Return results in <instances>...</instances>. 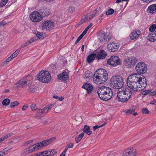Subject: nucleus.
I'll use <instances>...</instances> for the list:
<instances>
[{
    "label": "nucleus",
    "mask_w": 156,
    "mask_h": 156,
    "mask_svg": "<svg viewBox=\"0 0 156 156\" xmlns=\"http://www.w3.org/2000/svg\"><path fill=\"white\" fill-rule=\"evenodd\" d=\"M127 85L134 92L140 91L147 86L145 78L138 73L132 74L128 77L127 80Z\"/></svg>",
    "instance_id": "1"
},
{
    "label": "nucleus",
    "mask_w": 156,
    "mask_h": 156,
    "mask_svg": "<svg viewBox=\"0 0 156 156\" xmlns=\"http://www.w3.org/2000/svg\"><path fill=\"white\" fill-rule=\"evenodd\" d=\"M108 79L107 72L103 69H100L96 70L93 77L94 82L97 84L104 83Z\"/></svg>",
    "instance_id": "2"
},
{
    "label": "nucleus",
    "mask_w": 156,
    "mask_h": 156,
    "mask_svg": "<svg viewBox=\"0 0 156 156\" xmlns=\"http://www.w3.org/2000/svg\"><path fill=\"white\" fill-rule=\"evenodd\" d=\"M97 92L99 97L104 101L110 99L113 95V91L111 88L105 86L99 87Z\"/></svg>",
    "instance_id": "3"
},
{
    "label": "nucleus",
    "mask_w": 156,
    "mask_h": 156,
    "mask_svg": "<svg viewBox=\"0 0 156 156\" xmlns=\"http://www.w3.org/2000/svg\"><path fill=\"white\" fill-rule=\"evenodd\" d=\"M32 76L30 75L25 76L14 84V87L18 88L19 87H23L27 86H29L32 83Z\"/></svg>",
    "instance_id": "4"
},
{
    "label": "nucleus",
    "mask_w": 156,
    "mask_h": 156,
    "mask_svg": "<svg viewBox=\"0 0 156 156\" xmlns=\"http://www.w3.org/2000/svg\"><path fill=\"white\" fill-rule=\"evenodd\" d=\"M122 77L120 76H113L110 80L111 86L115 89H120L124 84Z\"/></svg>",
    "instance_id": "5"
},
{
    "label": "nucleus",
    "mask_w": 156,
    "mask_h": 156,
    "mask_svg": "<svg viewBox=\"0 0 156 156\" xmlns=\"http://www.w3.org/2000/svg\"><path fill=\"white\" fill-rule=\"evenodd\" d=\"M37 80L43 83H48L51 79V76L47 71L43 70L37 75Z\"/></svg>",
    "instance_id": "6"
},
{
    "label": "nucleus",
    "mask_w": 156,
    "mask_h": 156,
    "mask_svg": "<svg viewBox=\"0 0 156 156\" xmlns=\"http://www.w3.org/2000/svg\"><path fill=\"white\" fill-rule=\"evenodd\" d=\"M112 35L108 33H105L104 31L101 30L98 33V39L101 42L109 41L112 38Z\"/></svg>",
    "instance_id": "7"
},
{
    "label": "nucleus",
    "mask_w": 156,
    "mask_h": 156,
    "mask_svg": "<svg viewBox=\"0 0 156 156\" xmlns=\"http://www.w3.org/2000/svg\"><path fill=\"white\" fill-rule=\"evenodd\" d=\"M135 70L139 74H144L145 73L147 70V66L144 62H139L136 65Z\"/></svg>",
    "instance_id": "8"
},
{
    "label": "nucleus",
    "mask_w": 156,
    "mask_h": 156,
    "mask_svg": "<svg viewBox=\"0 0 156 156\" xmlns=\"http://www.w3.org/2000/svg\"><path fill=\"white\" fill-rule=\"evenodd\" d=\"M107 63L112 66H116L120 64V60L117 56H112L107 61Z\"/></svg>",
    "instance_id": "9"
},
{
    "label": "nucleus",
    "mask_w": 156,
    "mask_h": 156,
    "mask_svg": "<svg viewBox=\"0 0 156 156\" xmlns=\"http://www.w3.org/2000/svg\"><path fill=\"white\" fill-rule=\"evenodd\" d=\"M137 62V59L134 57L127 58L124 60L125 66L129 68L134 67Z\"/></svg>",
    "instance_id": "10"
},
{
    "label": "nucleus",
    "mask_w": 156,
    "mask_h": 156,
    "mask_svg": "<svg viewBox=\"0 0 156 156\" xmlns=\"http://www.w3.org/2000/svg\"><path fill=\"white\" fill-rule=\"evenodd\" d=\"M55 25V24L51 20H47L42 23L41 28L43 30L46 29L47 30L50 31L54 28Z\"/></svg>",
    "instance_id": "11"
},
{
    "label": "nucleus",
    "mask_w": 156,
    "mask_h": 156,
    "mask_svg": "<svg viewBox=\"0 0 156 156\" xmlns=\"http://www.w3.org/2000/svg\"><path fill=\"white\" fill-rule=\"evenodd\" d=\"M30 18L32 21L35 22H39L42 19L40 13L37 11L33 12L30 15Z\"/></svg>",
    "instance_id": "12"
},
{
    "label": "nucleus",
    "mask_w": 156,
    "mask_h": 156,
    "mask_svg": "<svg viewBox=\"0 0 156 156\" xmlns=\"http://www.w3.org/2000/svg\"><path fill=\"white\" fill-rule=\"evenodd\" d=\"M119 47V46L118 44L114 42H110L107 45L108 50L112 52L116 51Z\"/></svg>",
    "instance_id": "13"
},
{
    "label": "nucleus",
    "mask_w": 156,
    "mask_h": 156,
    "mask_svg": "<svg viewBox=\"0 0 156 156\" xmlns=\"http://www.w3.org/2000/svg\"><path fill=\"white\" fill-rule=\"evenodd\" d=\"M136 150L134 148L126 149L123 154L124 156H135Z\"/></svg>",
    "instance_id": "14"
},
{
    "label": "nucleus",
    "mask_w": 156,
    "mask_h": 156,
    "mask_svg": "<svg viewBox=\"0 0 156 156\" xmlns=\"http://www.w3.org/2000/svg\"><path fill=\"white\" fill-rule=\"evenodd\" d=\"M121 90H119L117 92V98L119 101L123 103H125V99L124 97L125 92V89L122 90V88Z\"/></svg>",
    "instance_id": "15"
},
{
    "label": "nucleus",
    "mask_w": 156,
    "mask_h": 156,
    "mask_svg": "<svg viewBox=\"0 0 156 156\" xmlns=\"http://www.w3.org/2000/svg\"><path fill=\"white\" fill-rule=\"evenodd\" d=\"M37 144H36L32 146H31L28 148L26 149L24 152L26 154H28L37 150L39 149Z\"/></svg>",
    "instance_id": "16"
},
{
    "label": "nucleus",
    "mask_w": 156,
    "mask_h": 156,
    "mask_svg": "<svg viewBox=\"0 0 156 156\" xmlns=\"http://www.w3.org/2000/svg\"><path fill=\"white\" fill-rule=\"evenodd\" d=\"M41 15L44 17L47 16L50 14L49 10L47 8L42 7L40 8L38 10Z\"/></svg>",
    "instance_id": "17"
},
{
    "label": "nucleus",
    "mask_w": 156,
    "mask_h": 156,
    "mask_svg": "<svg viewBox=\"0 0 156 156\" xmlns=\"http://www.w3.org/2000/svg\"><path fill=\"white\" fill-rule=\"evenodd\" d=\"M52 138L43 140L41 142L37 143L38 146L39 148L45 147L51 144L52 141Z\"/></svg>",
    "instance_id": "18"
},
{
    "label": "nucleus",
    "mask_w": 156,
    "mask_h": 156,
    "mask_svg": "<svg viewBox=\"0 0 156 156\" xmlns=\"http://www.w3.org/2000/svg\"><path fill=\"white\" fill-rule=\"evenodd\" d=\"M69 78L68 73L66 72H63L62 73L59 74L58 79L60 80L67 81Z\"/></svg>",
    "instance_id": "19"
},
{
    "label": "nucleus",
    "mask_w": 156,
    "mask_h": 156,
    "mask_svg": "<svg viewBox=\"0 0 156 156\" xmlns=\"http://www.w3.org/2000/svg\"><path fill=\"white\" fill-rule=\"evenodd\" d=\"M82 87L85 89L87 91V93L90 94L92 91L93 88L90 83H86L83 84Z\"/></svg>",
    "instance_id": "20"
},
{
    "label": "nucleus",
    "mask_w": 156,
    "mask_h": 156,
    "mask_svg": "<svg viewBox=\"0 0 156 156\" xmlns=\"http://www.w3.org/2000/svg\"><path fill=\"white\" fill-rule=\"evenodd\" d=\"M132 95V91L129 89H125V94L124 95V99L125 102L128 101Z\"/></svg>",
    "instance_id": "21"
},
{
    "label": "nucleus",
    "mask_w": 156,
    "mask_h": 156,
    "mask_svg": "<svg viewBox=\"0 0 156 156\" xmlns=\"http://www.w3.org/2000/svg\"><path fill=\"white\" fill-rule=\"evenodd\" d=\"M147 12L152 14L156 13V4H152L149 6L147 9Z\"/></svg>",
    "instance_id": "22"
},
{
    "label": "nucleus",
    "mask_w": 156,
    "mask_h": 156,
    "mask_svg": "<svg viewBox=\"0 0 156 156\" xmlns=\"http://www.w3.org/2000/svg\"><path fill=\"white\" fill-rule=\"evenodd\" d=\"M106 52L104 50H101L96 56V58L98 60L104 58L107 56Z\"/></svg>",
    "instance_id": "23"
},
{
    "label": "nucleus",
    "mask_w": 156,
    "mask_h": 156,
    "mask_svg": "<svg viewBox=\"0 0 156 156\" xmlns=\"http://www.w3.org/2000/svg\"><path fill=\"white\" fill-rule=\"evenodd\" d=\"M97 55L95 53L90 54L87 56V62L88 63H90L92 62L95 58H96Z\"/></svg>",
    "instance_id": "24"
},
{
    "label": "nucleus",
    "mask_w": 156,
    "mask_h": 156,
    "mask_svg": "<svg viewBox=\"0 0 156 156\" xmlns=\"http://www.w3.org/2000/svg\"><path fill=\"white\" fill-rule=\"evenodd\" d=\"M140 34L139 30L138 31L133 30L130 35V37L131 40H134L138 37Z\"/></svg>",
    "instance_id": "25"
},
{
    "label": "nucleus",
    "mask_w": 156,
    "mask_h": 156,
    "mask_svg": "<svg viewBox=\"0 0 156 156\" xmlns=\"http://www.w3.org/2000/svg\"><path fill=\"white\" fill-rule=\"evenodd\" d=\"M83 132L87 134L88 135H90L92 133V131L90 130L89 126L85 125L83 129Z\"/></svg>",
    "instance_id": "26"
},
{
    "label": "nucleus",
    "mask_w": 156,
    "mask_h": 156,
    "mask_svg": "<svg viewBox=\"0 0 156 156\" xmlns=\"http://www.w3.org/2000/svg\"><path fill=\"white\" fill-rule=\"evenodd\" d=\"M84 136V133H82L80 134H79L75 139L76 142L78 143L82 139Z\"/></svg>",
    "instance_id": "27"
},
{
    "label": "nucleus",
    "mask_w": 156,
    "mask_h": 156,
    "mask_svg": "<svg viewBox=\"0 0 156 156\" xmlns=\"http://www.w3.org/2000/svg\"><path fill=\"white\" fill-rule=\"evenodd\" d=\"M89 15L90 16L89 17V20L92 19L95 16L97 15V11L95 10L90 12L89 14Z\"/></svg>",
    "instance_id": "28"
},
{
    "label": "nucleus",
    "mask_w": 156,
    "mask_h": 156,
    "mask_svg": "<svg viewBox=\"0 0 156 156\" xmlns=\"http://www.w3.org/2000/svg\"><path fill=\"white\" fill-rule=\"evenodd\" d=\"M47 151H48L47 156H53L56 153V151L54 149L48 150Z\"/></svg>",
    "instance_id": "29"
},
{
    "label": "nucleus",
    "mask_w": 156,
    "mask_h": 156,
    "mask_svg": "<svg viewBox=\"0 0 156 156\" xmlns=\"http://www.w3.org/2000/svg\"><path fill=\"white\" fill-rule=\"evenodd\" d=\"M151 36L149 39L150 41L152 42H154L156 41V33H152L151 34Z\"/></svg>",
    "instance_id": "30"
},
{
    "label": "nucleus",
    "mask_w": 156,
    "mask_h": 156,
    "mask_svg": "<svg viewBox=\"0 0 156 156\" xmlns=\"http://www.w3.org/2000/svg\"><path fill=\"white\" fill-rule=\"evenodd\" d=\"M27 90L29 92L34 93L36 91L35 86L32 85L29 87Z\"/></svg>",
    "instance_id": "31"
},
{
    "label": "nucleus",
    "mask_w": 156,
    "mask_h": 156,
    "mask_svg": "<svg viewBox=\"0 0 156 156\" xmlns=\"http://www.w3.org/2000/svg\"><path fill=\"white\" fill-rule=\"evenodd\" d=\"M20 48L17 49L15 52H14L11 55L12 58H14L16 57L18 53L20 52Z\"/></svg>",
    "instance_id": "32"
},
{
    "label": "nucleus",
    "mask_w": 156,
    "mask_h": 156,
    "mask_svg": "<svg viewBox=\"0 0 156 156\" xmlns=\"http://www.w3.org/2000/svg\"><path fill=\"white\" fill-rule=\"evenodd\" d=\"M10 103V100L9 99L7 98L4 99L2 102V104L3 105L7 106Z\"/></svg>",
    "instance_id": "33"
},
{
    "label": "nucleus",
    "mask_w": 156,
    "mask_h": 156,
    "mask_svg": "<svg viewBox=\"0 0 156 156\" xmlns=\"http://www.w3.org/2000/svg\"><path fill=\"white\" fill-rule=\"evenodd\" d=\"M13 59V58H12V57L10 56L8 58H7L5 61L4 62L2 63V65H3V66H4L6 64H8V62H9L10 61Z\"/></svg>",
    "instance_id": "34"
},
{
    "label": "nucleus",
    "mask_w": 156,
    "mask_h": 156,
    "mask_svg": "<svg viewBox=\"0 0 156 156\" xmlns=\"http://www.w3.org/2000/svg\"><path fill=\"white\" fill-rule=\"evenodd\" d=\"M114 11L113 9L110 8L106 12V14L107 15H112L114 13Z\"/></svg>",
    "instance_id": "35"
},
{
    "label": "nucleus",
    "mask_w": 156,
    "mask_h": 156,
    "mask_svg": "<svg viewBox=\"0 0 156 156\" xmlns=\"http://www.w3.org/2000/svg\"><path fill=\"white\" fill-rule=\"evenodd\" d=\"M107 123V122H105L103 124L101 125V126L96 125L95 126H93V128L94 129V131H95L96 129H98V128L104 126Z\"/></svg>",
    "instance_id": "36"
},
{
    "label": "nucleus",
    "mask_w": 156,
    "mask_h": 156,
    "mask_svg": "<svg viewBox=\"0 0 156 156\" xmlns=\"http://www.w3.org/2000/svg\"><path fill=\"white\" fill-rule=\"evenodd\" d=\"M37 38H40L42 37L43 34L42 33H40L37 31H36L34 33Z\"/></svg>",
    "instance_id": "37"
},
{
    "label": "nucleus",
    "mask_w": 156,
    "mask_h": 156,
    "mask_svg": "<svg viewBox=\"0 0 156 156\" xmlns=\"http://www.w3.org/2000/svg\"><path fill=\"white\" fill-rule=\"evenodd\" d=\"M8 0H1L0 3V6L3 7L7 3Z\"/></svg>",
    "instance_id": "38"
},
{
    "label": "nucleus",
    "mask_w": 156,
    "mask_h": 156,
    "mask_svg": "<svg viewBox=\"0 0 156 156\" xmlns=\"http://www.w3.org/2000/svg\"><path fill=\"white\" fill-rule=\"evenodd\" d=\"M156 29V25L153 24L149 28V30L151 32H153Z\"/></svg>",
    "instance_id": "39"
},
{
    "label": "nucleus",
    "mask_w": 156,
    "mask_h": 156,
    "mask_svg": "<svg viewBox=\"0 0 156 156\" xmlns=\"http://www.w3.org/2000/svg\"><path fill=\"white\" fill-rule=\"evenodd\" d=\"M39 153H40V156H47L48 155V151L47 150Z\"/></svg>",
    "instance_id": "40"
},
{
    "label": "nucleus",
    "mask_w": 156,
    "mask_h": 156,
    "mask_svg": "<svg viewBox=\"0 0 156 156\" xmlns=\"http://www.w3.org/2000/svg\"><path fill=\"white\" fill-rule=\"evenodd\" d=\"M19 104V103L17 101H14L11 103L10 104V107L11 108H13L14 107L18 105Z\"/></svg>",
    "instance_id": "41"
},
{
    "label": "nucleus",
    "mask_w": 156,
    "mask_h": 156,
    "mask_svg": "<svg viewBox=\"0 0 156 156\" xmlns=\"http://www.w3.org/2000/svg\"><path fill=\"white\" fill-rule=\"evenodd\" d=\"M93 25V24L91 23H90L88 27L85 28L84 31L83 32L84 34H85L87 33V32L88 31L89 29Z\"/></svg>",
    "instance_id": "42"
},
{
    "label": "nucleus",
    "mask_w": 156,
    "mask_h": 156,
    "mask_svg": "<svg viewBox=\"0 0 156 156\" xmlns=\"http://www.w3.org/2000/svg\"><path fill=\"white\" fill-rule=\"evenodd\" d=\"M142 112L143 114H147L149 113V111L147 108H144L142 109Z\"/></svg>",
    "instance_id": "43"
},
{
    "label": "nucleus",
    "mask_w": 156,
    "mask_h": 156,
    "mask_svg": "<svg viewBox=\"0 0 156 156\" xmlns=\"http://www.w3.org/2000/svg\"><path fill=\"white\" fill-rule=\"evenodd\" d=\"M151 92H150V90H145L144 91H143V92L142 93V94L143 95H147V94H149V95L150 96V94Z\"/></svg>",
    "instance_id": "44"
},
{
    "label": "nucleus",
    "mask_w": 156,
    "mask_h": 156,
    "mask_svg": "<svg viewBox=\"0 0 156 156\" xmlns=\"http://www.w3.org/2000/svg\"><path fill=\"white\" fill-rule=\"evenodd\" d=\"M70 13H72L74 12L75 9L73 7H70L68 9Z\"/></svg>",
    "instance_id": "45"
},
{
    "label": "nucleus",
    "mask_w": 156,
    "mask_h": 156,
    "mask_svg": "<svg viewBox=\"0 0 156 156\" xmlns=\"http://www.w3.org/2000/svg\"><path fill=\"white\" fill-rule=\"evenodd\" d=\"M73 144L72 143L69 142V143L66 146L67 148H71L73 147Z\"/></svg>",
    "instance_id": "46"
},
{
    "label": "nucleus",
    "mask_w": 156,
    "mask_h": 156,
    "mask_svg": "<svg viewBox=\"0 0 156 156\" xmlns=\"http://www.w3.org/2000/svg\"><path fill=\"white\" fill-rule=\"evenodd\" d=\"M134 112V111L133 110H131L130 109H128L127 110L126 112L127 113H129V114H133Z\"/></svg>",
    "instance_id": "47"
},
{
    "label": "nucleus",
    "mask_w": 156,
    "mask_h": 156,
    "mask_svg": "<svg viewBox=\"0 0 156 156\" xmlns=\"http://www.w3.org/2000/svg\"><path fill=\"white\" fill-rule=\"evenodd\" d=\"M30 43L29 42V41H28L26 42L24 44H23L21 45V47H24L26 46H27L29 45Z\"/></svg>",
    "instance_id": "48"
},
{
    "label": "nucleus",
    "mask_w": 156,
    "mask_h": 156,
    "mask_svg": "<svg viewBox=\"0 0 156 156\" xmlns=\"http://www.w3.org/2000/svg\"><path fill=\"white\" fill-rule=\"evenodd\" d=\"M6 135H5L4 136H2L0 139V143H1V142H2L3 140H5V139L8 138L7 137V136H6Z\"/></svg>",
    "instance_id": "49"
},
{
    "label": "nucleus",
    "mask_w": 156,
    "mask_h": 156,
    "mask_svg": "<svg viewBox=\"0 0 156 156\" xmlns=\"http://www.w3.org/2000/svg\"><path fill=\"white\" fill-rule=\"evenodd\" d=\"M42 110H43L44 113H47L49 110L47 108V107H46L42 109Z\"/></svg>",
    "instance_id": "50"
},
{
    "label": "nucleus",
    "mask_w": 156,
    "mask_h": 156,
    "mask_svg": "<svg viewBox=\"0 0 156 156\" xmlns=\"http://www.w3.org/2000/svg\"><path fill=\"white\" fill-rule=\"evenodd\" d=\"M32 110H36L37 108L35 104H32L30 106Z\"/></svg>",
    "instance_id": "51"
},
{
    "label": "nucleus",
    "mask_w": 156,
    "mask_h": 156,
    "mask_svg": "<svg viewBox=\"0 0 156 156\" xmlns=\"http://www.w3.org/2000/svg\"><path fill=\"white\" fill-rule=\"evenodd\" d=\"M35 116L37 118L40 119L41 118V114L37 112L36 114H35Z\"/></svg>",
    "instance_id": "52"
},
{
    "label": "nucleus",
    "mask_w": 156,
    "mask_h": 156,
    "mask_svg": "<svg viewBox=\"0 0 156 156\" xmlns=\"http://www.w3.org/2000/svg\"><path fill=\"white\" fill-rule=\"evenodd\" d=\"M6 23L5 22L2 21L1 22H0V27L4 26Z\"/></svg>",
    "instance_id": "53"
},
{
    "label": "nucleus",
    "mask_w": 156,
    "mask_h": 156,
    "mask_svg": "<svg viewBox=\"0 0 156 156\" xmlns=\"http://www.w3.org/2000/svg\"><path fill=\"white\" fill-rule=\"evenodd\" d=\"M37 40V39H36L35 37H33L30 39L29 41L30 43H32V42H34Z\"/></svg>",
    "instance_id": "54"
},
{
    "label": "nucleus",
    "mask_w": 156,
    "mask_h": 156,
    "mask_svg": "<svg viewBox=\"0 0 156 156\" xmlns=\"http://www.w3.org/2000/svg\"><path fill=\"white\" fill-rule=\"evenodd\" d=\"M10 149H8L7 148H6L4 149L2 151V152L3 153V154H5L6 153H6L7 151L8 150H10Z\"/></svg>",
    "instance_id": "55"
},
{
    "label": "nucleus",
    "mask_w": 156,
    "mask_h": 156,
    "mask_svg": "<svg viewBox=\"0 0 156 156\" xmlns=\"http://www.w3.org/2000/svg\"><path fill=\"white\" fill-rule=\"evenodd\" d=\"M13 135V133L12 132L6 135L7 136H7V137L8 138L12 136Z\"/></svg>",
    "instance_id": "56"
},
{
    "label": "nucleus",
    "mask_w": 156,
    "mask_h": 156,
    "mask_svg": "<svg viewBox=\"0 0 156 156\" xmlns=\"http://www.w3.org/2000/svg\"><path fill=\"white\" fill-rule=\"evenodd\" d=\"M150 96H152L154 95H156V90L151 92L150 94Z\"/></svg>",
    "instance_id": "57"
},
{
    "label": "nucleus",
    "mask_w": 156,
    "mask_h": 156,
    "mask_svg": "<svg viewBox=\"0 0 156 156\" xmlns=\"http://www.w3.org/2000/svg\"><path fill=\"white\" fill-rule=\"evenodd\" d=\"M89 17H90V16L89 15V16L88 15H87L86 16V19L84 20H82L81 21H83V22L84 21H87V20H89L88 18L89 19Z\"/></svg>",
    "instance_id": "58"
},
{
    "label": "nucleus",
    "mask_w": 156,
    "mask_h": 156,
    "mask_svg": "<svg viewBox=\"0 0 156 156\" xmlns=\"http://www.w3.org/2000/svg\"><path fill=\"white\" fill-rule=\"evenodd\" d=\"M53 106V105L52 104H50L48 105L46 107H47V108L48 109V110L51 109L52 106Z\"/></svg>",
    "instance_id": "59"
},
{
    "label": "nucleus",
    "mask_w": 156,
    "mask_h": 156,
    "mask_svg": "<svg viewBox=\"0 0 156 156\" xmlns=\"http://www.w3.org/2000/svg\"><path fill=\"white\" fill-rule=\"evenodd\" d=\"M28 108V106H27V105H24L23 106L22 108V109L23 110H27V108Z\"/></svg>",
    "instance_id": "60"
},
{
    "label": "nucleus",
    "mask_w": 156,
    "mask_h": 156,
    "mask_svg": "<svg viewBox=\"0 0 156 156\" xmlns=\"http://www.w3.org/2000/svg\"><path fill=\"white\" fill-rule=\"evenodd\" d=\"M37 112L41 114L44 113L43 110H42V109H39Z\"/></svg>",
    "instance_id": "61"
},
{
    "label": "nucleus",
    "mask_w": 156,
    "mask_h": 156,
    "mask_svg": "<svg viewBox=\"0 0 156 156\" xmlns=\"http://www.w3.org/2000/svg\"><path fill=\"white\" fill-rule=\"evenodd\" d=\"M85 35V34L83 32L78 37L81 39Z\"/></svg>",
    "instance_id": "62"
},
{
    "label": "nucleus",
    "mask_w": 156,
    "mask_h": 156,
    "mask_svg": "<svg viewBox=\"0 0 156 156\" xmlns=\"http://www.w3.org/2000/svg\"><path fill=\"white\" fill-rule=\"evenodd\" d=\"M30 156H40V153H38L36 154H35L33 155H32Z\"/></svg>",
    "instance_id": "63"
},
{
    "label": "nucleus",
    "mask_w": 156,
    "mask_h": 156,
    "mask_svg": "<svg viewBox=\"0 0 156 156\" xmlns=\"http://www.w3.org/2000/svg\"><path fill=\"white\" fill-rule=\"evenodd\" d=\"M5 154H3L2 151H0V156H5Z\"/></svg>",
    "instance_id": "64"
}]
</instances>
